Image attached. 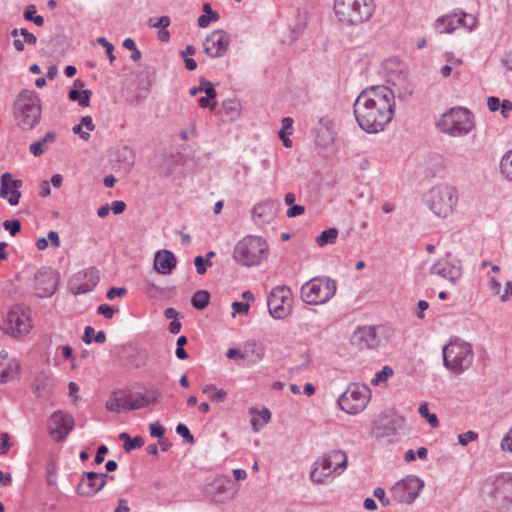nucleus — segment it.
Masks as SVG:
<instances>
[{
  "label": "nucleus",
  "instance_id": "nucleus-1",
  "mask_svg": "<svg viewBox=\"0 0 512 512\" xmlns=\"http://www.w3.org/2000/svg\"><path fill=\"white\" fill-rule=\"evenodd\" d=\"M353 108L360 128L367 133H378L393 118L394 93L386 86H370L358 95Z\"/></svg>",
  "mask_w": 512,
  "mask_h": 512
},
{
  "label": "nucleus",
  "instance_id": "nucleus-2",
  "mask_svg": "<svg viewBox=\"0 0 512 512\" xmlns=\"http://www.w3.org/2000/svg\"><path fill=\"white\" fill-rule=\"evenodd\" d=\"M14 119L22 129L34 128L41 119L42 107L38 95L32 90H23L13 104Z\"/></svg>",
  "mask_w": 512,
  "mask_h": 512
},
{
  "label": "nucleus",
  "instance_id": "nucleus-3",
  "mask_svg": "<svg viewBox=\"0 0 512 512\" xmlns=\"http://www.w3.org/2000/svg\"><path fill=\"white\" fill-rule=\"evenodd\" d=\"M335 16L344 26H357L368 21L374 14L373 0H334Z\"/></svg>",
  "mask_w": 512,
  "mask_h": 512
},
{
  "label": "nucleus",
  "instance_id": "nucleus-4",
  "mask_svg": "<svg viewBox=\"0 0 512 512\" xmlns=\"http://www.w3.org/2000/svg\"><path fill=\"white\" fill-rule=\"evenodd\" d=\"M443 364L455 375L468 370L474 360V352L470 343L459 338L451 339L442 348Z\"/></svg>",
  "mask_w": 512,
  "mask_h": 512
},
{
  "label": "nucleus",
  "instance_id": "nucleus-5",
  "mask_svg": "<svg viewBox=\"0 0 512 512\" xmlns=\"http://www.w3.org/2000/svg\"><path fill=\"white\" fill-rule=\"evenodd\" d=\"M267 242L255 235H247L234 247L233 258L245 266H256L262 263L268 254Z\"/></svg>",
  "mask_w": 512,
  "mask_h": 512
},
{
  "label": "nucleus",
  "instance_id": "nucleus-6",
  "mask_svg": "<svg viewBox=\"0 0 512 512\" xmlns=\"http://www.w3.org/2000/svg\"><path fill=\"white\" fill-rule=\"evenodd\" d=\"M428 208L438 217L447 218L457 204V191L453 186L439 184L432 187L424 197Z\"/></svg>",
  "mask_w": 512,
  "mask_h": 512
},
{
  "label": "nucleus",
  "instance_id": "nucleus-7",
  "mask_svg": "<svg viewBox=\"0 0 512 512\" xmlns=\"http://www.w3.org/2000/svg\"><path fill=\"white\" fill-rule=\"evenodd\" d=\"M438 126L451 136L466 135L473 128L472 115L466 108H452L441 116Z\"/></svg>",
  "mask_w": 512,
  "mask_h": 512
},
{
  "label": "nucleus",
  "instance_id": "nucleus-8",
  "mask_svg": "<svg viewBox=\"0 0 512 512\" xmlns=\"http://www.w3.org/2000/svg\"><path fill=\"white\" fill-rule=\"evenodd\" d=\"M371 398V390L365 384L351 383L339 396L338 404L342 411L355 415L363 411Z\"/></svg>",
  "mask_w": 512,
  "mask_h": 512
},
{
  "label": "nucleus",
  "instance_id": "nucleus-9",
  "mask_svg": "<svg viewBox=\"0 0 512 512\" xmlns=\"http://www.w3.org/2000/svg\"><path fill=\"white\" fill-rule=\"evenodd\" d=\"M490 496L493 506L501 511L512 508V473L501 472L492 479Z\"/></svg>",
  "mask_w": 512,
  "mask_h": 512
},
{
  "label": "nucleus",
  "instance_id": "nucleus-10",
  "mask_svg": "<svg viewBox=\"0 0 512 512\" xmlns=\"http://www.w3.org/2000/svg\"><path fill=\"white\" fill-rule=\"evenodd\" d=\"M6 333L13 337L23 336L32 328L29 308L24 305L13 306L4 320Z\"/></svg>",
  "mask_w": 512,
  "mask_h": 512
},
{
  "label": "nucleus",
  "instance_id": "nucleus-11",
  "mask_svg": "<svg viewBox=\"0 0 512 512\" xmlns=\"http://www.w3.org/2000/svg\"><path fill=\"white\" fill-rule=\"evenodd\" d=\"M423 487V480L415 475H409L394 485L392 488L393 498L400 503L411 504Z\"/></svg>",
  "mask_w": 512,
  "mask_h": 512
},
{
  "label": "nucleus",
  "instance_id": "nucleus-12",
  "mask_svg": "<svg viewBox=\"0 0 512 512\" xmlns=\"http://www.w3.org/2000/svg\"><path fill=\"white\" fill-rule=\"evenodd\" d=\"M292 290H271L267 297V306L275 319L287 317L293 307Z\"/></svg>",
  "mask_w": 512,
  "mask_h": 512
},
{
  "label": "nucleus",
  "instance_id": "nucleus-13",
  "mask_svg": "<svg viewBox=\"0 0 512 512\" xmlns=\"http://www.w3.org/2000/svg\"><path fill=\"white\" fill-rule=\"evenodd\" d=\"M380 327L373 325L359 326L352 333L350 342L360 350H374L381 344L378 330Z\"/></svg>",
  "mask_w": 512,
  "mask_h": 512
},
{
  "label": "nucleus",
  "instance_id": "nucleus-14",
  "mask_svg": "<svg viewBox=\"0 0 512 512\" xmlns=\"http://www.w3.org/2000/svg\"><path fill=\"white\" fill-rule=\"evenodd\" d=\"M430 274L440 277L447 284L458 285L462 277V267L458 261L441 258L430 267Z\"/></svg>",
  "mask_w": 512,
  "mask_h": 512
},
{
  "label": "nucleus",
  "instance_id": "nucleus-15",
  "mask_svg": "<svg viewBox=\"0 0 512 512\" xmlns=\"http://www.w3.org/2000/svg\"><path fill=\"white\" fill-rule=\"evenodd\" d=\"M74 427L73 417L61 410L55 411L48 420V430L56 442L63 441Z\"/></svg>",
  "mask_w": 512,
  "mask_h": 512
},
{
  "label": "nucleus",
  "instance_id": "nucleus-16",
  "mask_svg": "<svg viewBox=\"0 0 512 512\" xmlns=\"http://www.w3.org/2000/svg\"><path fill=\"white\" fill-rule=\"evenodd\" d=\"M109 478L107 473L84 472L80 483L77 485V494L84 497H92L98 493ZM114 480V476H110Z\"/></svg>",
  "mask_w": 512,
  "mask_h": 512
},
{
  "label": "nucleus",
  "instance_id": "nucleus-17",
  "mask_svg": "<svg viewBox=\"0 0 512 512\" xmlns=\"http://www.w3.org/2000/svg\"><path fill=\"white\" fill-rule=\"evenodd\" d=\"M347 455L342 450H332L321 457H319L315 465H319L324 471L328 473H336L340 475L347 467Z\"/></svg>",
  "mask_w": 512,
  "mask_h": 512
},
{
  "label": "nucleus",
  "instance_id": "nucleus-18",
  "mask_svg": "<svg viewBox=\"0 0 512 512\" xmlns=\"http://www.w3.org/2000/svg\"><path fill=\"white\" fill-rule=\"evenodd\" d=\"M230 35L224 30H215L205 40L204 52L210 57H222L230 44Z\"/></svg>",
  "mask_w": 512,
  "mask_h": 512
},
{
  "label": "nucleus",
  "instance_id": "nucleus-19",
  "mask_svg": "<svg viewBox=\"0 0 512 512\" xmlns=\"http://www.w3.org/2000/svg\"><path fill=\"white\" fill-rule=\"evenodd\" d=\"M212 498L215 503H228L232 501L237 493L238 487L228 476H221L214 480Z\"/></svg>",
  "mask_w": 512,
  "mask_h": 512
},
{
  "label": "nucleus",
  "instance_id": "nucleus-20",
  "mask_svg": "<svg viewBox=\"0 0 512 512\" xmlns=\"http://www.w3.org/2000/svg\"><path fill=\"white\" fill-rule=\"evenodd\" d=\"M0 197L7 199L11 206H16L21 198V192L19 188L22 187L23 181L19 179H13L11 174L5 172L0 177Z\"/></svg>",
  "mask_w": 512,
  "mask_h": 512
},
{
  "label": "nucleus",
  "instance_id": "nucleus-21",
  "mask_svg": "<svg viewBox=\"0 0 512 512\" xmlns=\"http://www.w3.org/2000/svg\"><path fill=\"white\" fill-rule=\"evenodd\" d=\"M98 282V271L90 267L73 275L70 280V288H94Z\"/></svg>",
  "mask_w": 512,
  "mask_h": 512
},
{
  "label": "nucleus",
  "instance_id": "nucleus-22",
  "mask_svg": "<svg viewBox=\"0 0 512 512\" xmlns=\"http://www.w3.org/2000/svg\"><path fill=\"white\" fill-rule=\"evenodd\" d=\"M161 392L157 388L148 390V394L133 393L132 397H129L128 411L142 409L149 405H155L159 403Z\"/></svg>",
  "mask_w": 512,
  "mask_h": 512
},
{
  "label": "nucleus",
  "instance_id": "nucleus-23",
  "mask_svg": "<svg viewBox=\"0 0 512 512\" xmlns=\"http://www.w3.org/2000/svg\"><path fill=\"white\" fill-rule=\"evenodd\" d=\"M132 396L133 392L128 389L116 390L106 402V409L116 413L128 412L129 397Z\"/></svg>",
  "mask_w": 512,
  "mask_h": 512
},
{
  "label": "nucleus",
  "instance_id": "nucleus-24",
  "mask_svg": "<svg viewBox=\"0 0 512 512\" xmlns=\"http://www.w3.org/2000/svg\"><path fill=\"white\" fill-rule=\"evenodd\" d=\"M177 263L175 255L169 250H159L154 257V267L161 274H170Z\"/></svg>",
  "mask_w": 512,
  "mask_h": 512
},
{
  "label": "nucleus",
  "instance_id": "nucleus-25",
  "mask_svg": "<svg viewBox=\"0 0 512 512\" xmlns=\"http://www.w3.org/2000/svg\"><path fill=\"white\" fill-rule=\"evenodd\" d=\"M35 285L44 288H57L60 284V274L50 267L41 268L35 274Z\"/></svg>",
  "mask_w": 512,
  "mask_h": 512
},
{
  "label": "nucleus",
  "instance_id": "nucleus-26",
  "mask_svg": "<svg viewBox=\"0 0 512 512\" xmlns=\"http://www.w3.org/2000/svg\"><path fill=\"white\" fill-rule=\"evenodd\" d=\"M265 356V346L255 340L247 341L243 346L242 360H249L250 364L260 362Z\"/></svg>",
  "mask_w": 512,
  "mask_h": 512
},
{
  "label": "nucleus",
  "instance_id": "nucleus-27",
  "mask_svg": "<svg viewBox=\"0 0 512 512\" xmlns=\"http://www.w3.org/2000/svg\"><path fill=\"white\" fill-rule=\"evenodd\" d=\"M252 217L258 225L270 223L275 217L274 205L267 202L255 205L252 210Z\"/></svg>",
  "mask_w": 512,
  "mask_h": 512
},
{
  "label": "nucleus",
  "instance_id": "nucleus-28",
  "mask_svg": "<svg viewBox=\"0 0 512 512\" xmlns=\"http://www.w3.org/2000/svg\"><path fill=\"white\" fill-rule=\"evenodd\" d=\"M302 300L308 305H320L331 299L336 290H300Z\"/></svg>",
  "mask_w": 512,
  "mask_h": 512
},
{
  "label": "nucleus",
  "instance_id": "nucleus-29",
  "mask_svg": "<svg viewBox=\"0 0 512 512\" xmlns=\"http://www.w3.org/2000/svg\"><path fill=\"white\" fill-rule=\"evenodd\" d=\"M57 134L54 131H49L39 141L33 142L29 146L30 153L35 157H40L48 150V145L56 141Z\"/></svg>",
  "mask_w": 512,
  "mask_h": 512
},
{
  "label": "nucleus",
  "instance_id": "nucleus-30",
  "mask_svg": "<svg viewBox=\"0 0 512 512\" xmlns=\"http://www.w3.org/2000/svg\"><path fill=\"white\" fill-rule=\"evenodd\" d=\"M116 161L125 171H130L135 163V153L130 147L123 146L116 152Z\"/></svg>",
  "mask_w": 512,
  "mask_h": 512
},
{
  "label": "nucleus",
  "instance_id": "nucleus-31",
  "mask_svg": "<svg viewBox=\"0 0 512 512\" xmlns=\"http://www.w3.org/2000/svg\"><path fill=\"white\" fill-rule=\"evenodd\" d=\"M457 18H458V14L457 13H454V14H450V15H445V16H442V17H439L437 20H436V28L439 30V32L441 33H451L453 32L455 29H457L458 27H460L458 24H457Z\"/></svg>",
  "mask_w": 512,
  "mask_h": 512
},
{
  "label": "nucleus",
  "instance_id": "nucleus-32",
  "mask_svg": "<svg viewBox=\"0 0 512 512\" xmlns=\"http://www.w3.org/2000/svg\"><path fill=\"white\" fill-rule=\"evenodd\" d=\"M20 365L16 361H11L7 366L0 364V382L6 383L14 379L19 372Z\"/></svg>",
  "mask_w": 512,
  "mask_h": 512
},
{
  "label": "nucleus",
  "instance_id": "nucleus-33",
  "mask_svg": "<svg viewBox=\"0 0 512 512\" xmlns=\"http://www.w3.org/2000/svg\"><path fill=\"white\" fill-rule=\"evenodd\" d=\"M204 14L198 18V25L201 28H206L211 21H218L220 15L218 12L213 11L210 3H204L202 6Z\"/></svg>",
  "mask_w": 512,
  "mask_h": 512
},
{
  "label": "nucleus",
  "instance_id": "nucleus-34",
  "mask_svg": "<svg viewBox=\"0 0 512 512\" xmlns=\"http://www.w3.org/2000/svg\"><path fill=\"white\" fill-rule=\"evenodd\" d=\"M224 114L228 121H235L241 113V104L235 99H230L223 102Z\"/></svg>",
  "mask_w": 512,
  "mask_h": 512
},
{
  "label": "nucleus",
  "instance_id": "nucleus-35",
  "mask_svg": "<svg viewBox=\"0 0 512 512\" xmlns=\"http://www.w3.org/2000/svg\"><path fill=\"white\" fill-rule=\"evenodd\" d=\"M393 85L398 88L399 95L402 97L411 96L413 93V86L408 81L407 73H404L402 70L397 78V82H393Z\"/></svg>",
  "mask_w": 512,
  "mask_h": 512
},
{
  "label": "nucleus",
  "instance_id": "nucleus-36",
  "mask_svg": "<svg viewBox=\"0 0 512 512\" xmlns=\"http://www.w3.org/2000/svg\"><path fill=\"white\" fill-rule=\"evenodd\" d=\"M92 95L91 90H83L79 92L76 89H72L69 91L68 97L72 101H78L79 106L88 107L90 104V97Z\"/></svg>",
  "mask_w": 512,
  "mask_h": 512
},
{
  "label": "nucleus",
  "instance_id": "nucleus-37",
  "mask_svg": "<svg viewBox=\"0 0 512 512\" xmlns=\"http://www.w3.org/2000/svg\"><path fill=\"white\" fill-rule=\"evenodd\" d=\"M316 134V144L321 147H328L332 144L334 138L331 131L326 126H320L317 130Z\"/></svg>",
  "mask_w": 512,
  "mask_h": 512
},
{
  "label": "nucleus",
  "instance_id": "nucleus-38",
  "mask_svg": "<svg viewBox=\"0 0 512 512\" xmlns=\"http://www.w3.org/2000/svg\"><path fill=\"white\" fill-rule=\"evenodd\" d=\"M203 393H207L211 401L221 403L227 397V392L224 389H219L215 385H206L203 388Z\"/></svg>",
  "mask_w": 512,
  "mask_h": 512
},
{
  "label": "nucleus",
  "instance_id": "nucleus-39",
  "mask_svg": "<svg viewBox=\"0 0 512 512\" xmlns=\"http://www.w3.org/2000/svg\"><path fill=\"white\" fill-rule=\"evenodd\" d=\"M309 284H311L310 288H321L322 286L327 289L337 288L335 280L325 276L312 278L310 281L306 282L301 288H305Z\"/></svg>",
  "mask_w": 512,
  "mask_h": 512
},
{
  "label": "nucleus",
  "instance_id": "nucleus-40",
  "mask_svg": "<svg viewBox=\"0 0 512 512\" xmlns=\"http://www.w3.org/2000/svg\"><path fill=\"white\" fill-rule=\"evenodd\" d=\"M338 230L336 228H329L321 232L319 236L316 238V243L318 246L323 247L328 243H334L338 237Z\"/></svg>",
  "mask_w": 512,
  "mask_h": 512
},
{
  "label": "nucleus",
  "instance_id": "nucleus-41",
  "mask_svg": "<svg viewBox=\"0 0 512 512\" xmlns=\"http://www.w3.org/2000/svg\"><path fill=\"white\" fill-rule=\"evenodd\" d=\"M209 300L210 294L207 290H197L193 295L191 302L194 308L202 310L209 304Z\"/></svg>",
  "mask_w": 512,
  "mask_h": 512
},
{
  "label": "nucleus",
  "instance_id": "nucleus-42",
  "mask_svg": "<svg viewBox=\"0 0 512 512\" xmlns=\"http://www.w3.org/2000/svg\"><path fill=\"white\" fill-rule=\"evenodd\" d=\"M500 170L508 180L512 181V149L503 155Z\"/></svg>",
  "mask_w": 512,
  "mask_h": 512
},
{
  "label": "nucleus",
  "instance_id": "nucleus-43",
  "mask_svg": "<svg viewBox=\"0 0 512 512\" xmlns=\"http://www.w3.org/2000/svg\"><path fill=\"white\" fill-rule=\"evenodd\" d=\"M418 412L421 415V417L425 418L428 423L433 427L436 428L439 426V420L436 414L430 413L428 405L426 403H422L419 408Z\"/></svg>",
  "mask_w": 512,
  "mask_h": 512
},
{
  "label": "nucleus",
  "instance_id": "nucleus-44",
  "mask_svg": "<svg viewBox=\"0 0 512 512\" xmlns=\"http://www.w3.org/2000/svg\"><path fill=\"white\" fill-rule=\"evenodd\" d=\"M457 24L459 26L467 28L468 30H472L473 28H475L477 20L472 14L460 12L458 14Z\"/></svg>",
  "mask_w": 512,
  "mask_h": 512
},
{
  "label": "nucleus",
  "instance_id": "nucleus-45",
  "mask_svg": "<svg viewBox=\"0 0 512 512\" xmlns=\"http://www.w3.org/2000/svg\"><path fill=\"white\" fill-rule=\"evenodd\" d=\"M331 475L332 473H328V471L321 469L319 465L314 464V468L310 472V479L316 484H322Z\"/></svg>",
  "mask_w": 512,
  "mask_h": 512
},
{
  "label": "nucleus",
  "instance_id": "nucleus-46",
  "mask_svg": "<svg viewBox=\"0 0 512 512\" xmlns=\"http://www.w3.org/2000/svg\"><path fill=\"white\" fill-rule=\"evenodd\" d=\"M393 375V369L389 366H384L382 370L378 371L374 378L372 379L371 383L373 385H379L381 383H384L387 381L389 377Z\"/></svg>",
  "mask_w": 512,
  "mask_h": 512
},
{
  "label": "nucleus",
  "instance_id": "nucleus-47",
  "mask_svg": "<svg viewBox=\"0 0 512 512\" xmlns=\"http://www.w3.org/2000/svg\"><path fill=\"white\" fill-rule=\"evenodd\" d=\"M176 432L183 438L185 442L190 444H193L195 442L194 436L191 434L190 430L185 424L179 423L176 426Z\"/></svg>",
  "mask_w": 512,
  "mask_h": 512
},
{
  "label": "nucleus",
  "instance_id": "nucleus-48",
  "mask_svg": "<svg viewBox=\"0 0 512 512\" xmlns=\"http://www.w3.org/2000/svg\"><path fill=\"white\" fill-rule=\"evenodd\" d=\"M35 6H29L24 13V19L27 21H33L37 26H43L44 18L40 15L35 16Z\"/></svg>",
  "mask_w": 512,
  "mask_h": 512
},
{
  "label": "nucleus",
  "instance_id": "nucleus-49",
  "mask_svg": "<svg viewBox=\"0 0 512 512\" xmlns=\"http://www.w3.org/2000/svg\"><path fill=\"white\" fill-rule=\"evenodd\" d=\"M200 90L201 92H204L206 96H209L210 98H216L217 92L215 90V86L212 82L201 79L200 80Z\"/></svg>",
  "mask_w": 512,
  "mask_h": 512
},
{
  "label": "nucleus",
  "instance_id": "nucleus-50",
  "mask_svg": "<svg viewBox=\"0 0 512 512\" xmlns=\"http://www.w3.org/2000/svg\"><path fill=\"white\" fill-rule=\"evenodd\" d=\"M3 227L11 236H15L21 230V222L19 220H5Z\"/></svg>",
  "mask_w": 512,
  "mask_h": 512
},
{
  "label": "nucleus",
  "instance_id": "nucleus-51",
  "mask_svg": "<svg viewBox=\"0 0 512 512\" xmlns=\"http://www.w3.org/2000/svg\"><path fill=\"white\" fill-rule=\"evenodd\" d=\"M143 445L144 439L141 436H136L134 438H130L129 441H126L123 448L126 452H130L133 449L141 448Z\"/></svg>",
  "mask_w": 512,
  "mask_h": 512
},
{
  "label": "nucleus",
  "instance_id": "nucleus-52",
  "mask_svg": "<svg viewBox=\"0 0 512 512\" xmlns=\"http://www.w3.org/2000/svg\"><path fill=\"white\" fill-rule=\"evenodd\" d=\"M97 42L105 48V52L109 58L110 63L112 64L115 61V56L113 54V44L110 43L105 37L97 38Z\"/></svg>",
  "mask_w": 512,
  "mask_h": 512
},
{
  "label": "nucleus",
  "instance_id": "nucleus-53",
  "mask_svg": "<svg viewBox=\"0 0 512 512\" xmlns=\"http://www.w3.org/2000/svg\"><path fill=\"white\" fill-rule=\"evenodd\" d=\"M444 59L448 66H451L456 70H460V67L463 64V60L459 57H456L452 52H446L444 54Z\"/></svg>",
  "mask_w": 512,
  "mask_h": 512
},
{
  "label": "nucleus",
  "instance_id": "nucleus-54",
  "mask_svg": "<svg viewBox=\"0 0 512 512\" xmlns=\"http://www.w3.org/2000/svg\"><path fill=\"white\" fill-rule=\"evenodd\" d=\"M194 264H195L197 273L202 275L206 272L207 267L212 265V262L199 255V256L195 257Z\"/></svg>",
  "mask_w": 512,
  "mask_h": 512
},
{
  "label": "nucleus",
  "instance_id": "nucleus-55",
  "mask_svg": "<svg viewBox=\"0 0 512 512\" xmlns=\"http://www.w3.org/2000/svg\"><path fill=\"white\" fill-rule=\"evenodd\" d=\"M232 309H233L232 316H235L236 314L245 315L248 313V311L250 309V304L248 302L235 301L232 303Z\"/></svg>",
  "mask_w": 512,
  "mask_h": 512
},
{
  "label": "nucleus",
  "instance_id": "nucleus-56",
  "mask_svg": "<svg viewBox=\"0 0 512 512\" xmlns=\"http://www.w3.org/2000/svg\"><path fill=\"white\" fill-rule=\"evenodd\" d=\"M440 74L444 78L453 77L454 79H459L461 75L460 70H456L451 66H448L447 64L441 67Z\"/></svg>",
  "mask_w": 512,
  "mask_h": 512
},
{
  "label": "nucleus",
  "instance_id": "nucleus-57",
  "mask_svg": "<svg viewBox=\"0 0 512 512\" xmlns=\"http://www.w3.org/2000/svg\"><path fill=\"white\" fill-rule=\"evenodd\" d=\"M478 438V434L474 431H467L458 436L459 444L462 446H466L472 441H475Z\"/></svg>",
  "mask_w": 512,
  "mask_h": 512
},
{
  "label": "nucleus",
  "instance_id": "nucleus-58",
  "mask_svg": "<svg viewBox=\"0 0 512 512\" xmlns=\"http://www.w3.org/2000/svg\"><path fill=\"white\" fill-rule=\"evenodd\" d=\"M116 311H118L117 308H114L113 306H109L107 304H102L97 309L98 314L103 315L107 319H111Z\"/></svg>",
  "mask_w": 512,
  "mask_h": 512
},
{
  "label": "nucleus",
  "instance_id": "nucleus-59",
  "mask_svg": "<svg viewBox=\"0 0 512 512\" xmlns=\"http://www.w3.org/2000/svg\"><path fill=\"white\" fill-rule=\"evenodd\" d=\"M170 18L168 16H161L156 22L152 18L149 19V25L153 28L166 29L170 25Z\"/></svg>",
  "mask_w": 512,
  "mask_h": 512
},
{
  "label": "nucleus",
  "instance_id": "nucleus-60",
  "mask_svg": "<svg viewBox=\"0 0 512 512\" xmlns=\"http://www.w3.org/2000/svg\"><path fill=\"white\" fill-rule=\"evenodd\" d=\"M149 430H150V434L152 437L162 438V436L165 433V428L162 425H160L158 422L151 423L149 425Z\"/></svg>",
  "mask_w": 512,
  "mask_h": 512
},
{
  "label": "nucleus",
  "instance_id": "nucleus-61",
  "mask_svg": "<svg viewBox=\"0 0 512 512\" xmlns=\"http://www.w3.org/2000/svg\"><path fill=\"white\" fill-rule=\"evenodd\" d=\"M10 437L8 433H2L1 434V441H0V455H4L7 453V451L10 448L9 443Z\"/></svg>",
  "mask_w": 512,
  "mask_h": 512
},
{
  "label": "nucleus",
  "instance_id": "nucleus-62",
  "mask_svg": "<svg viewBox=\"0 0 512 512\" xmlns=\"http://www.w3.org/2000/svg\"><path fill=\"white\" fill-rule=\"evenodd\" d=\"M501 448L504 451L512 452V429L502 439Z\"/></svg>",
  "mask_w": 512,
  "mask_h": 512
},
{
  "label": "nucleus",
  "instance_id": "nucleus-63",
  "mask_svg": "<svg viewBox=\"0 0 512 512\" xmlns=\"http://www.w3.org/2000/svg\"><path fill=\"white\" fill-rule=\"evenodd\" d=\"M305 212V208L302 205H292L287 210V216L289 218H293L296 216H300Z\"/></svg>",
  "mask_w": 512,
  "mask_h": 512
},
{
  "label": "nucleus",
  "instance_id": "nucleus-64",
  "mask_svg": "<svg viewBox=\"0 0 512 512\" xmlns=\"http://www.w3.org/2000/svg\"><path fill=\"white\" fill-rule=\"evenodd\" d=\"M501 114L503 117L507 118L512 111V102L510 100H503L500 104Z\"/></svg>",
  "mask_w": 512,
  "mask_h": 512
}]
</instances>
